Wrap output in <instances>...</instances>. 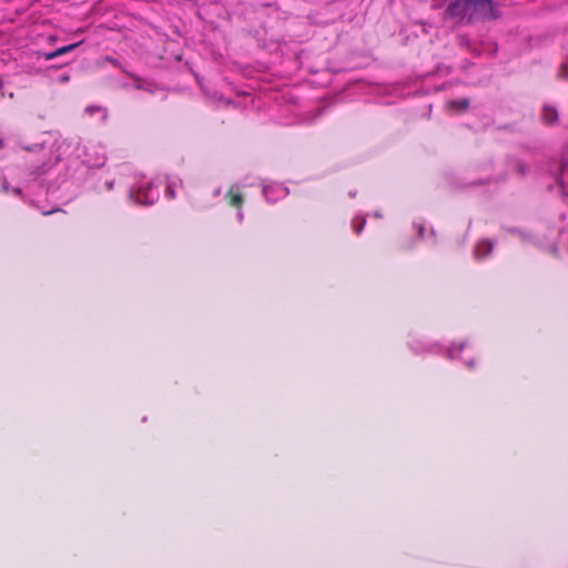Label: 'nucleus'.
<instances>
[{"instance_id": "17", "label": "nucleus", "mask_w": 568, "mask_h": 568, "mask_svg": "<svg viewBox=\"0 0 568 568\" xmlns=\"http://www.w3.org/2000/svg\"><path fill=\"white\" fill-rule=\"evenodd\" d=\"M12 192L16 193V194H19L20 190L19 189H12Z\"/></svg>"}, {"instance_id": "8", "label": "nucleus", "mask_w": 568, "mask_h": 568, "mask_svg": "<svg viewBox=\"0 0 568 568\" xmlns=\"http://www.w3.org/2000/svg\"><path fill=\"white\" fill-rule=\"evenodd\" d=\"M557 116L558 114L556 109L548 106L544 109L542 118L546 123H552L554 121H556Z\"/></svg>"}, {"instance_id": "2", "label": "nucleus", "mask_w": 568, "mask_h": 568, "mask_svg": "<svg viewBox=\"0 0 568 568\" xmlns=\"http://www.w3.org/2000/svg\"><path fill=\"white\" fill-rule=\"evenodd\" d=\"M159 189L149 183L146 186H139L130 192V197L140 204H153L159 199Z\"/></svg>"}, {"instance_id": "10", "label": "nucleus", "mask_w": 568, "mask_h": 568, "mask_svg": "<svg viewBox=\"0 0 568 568\" xmlns=\"http://www.w3.org/2000/svg\"><path fill=\"white\" fill-rule=\"evenodd\" d=\"M456 104H458L462 109H465L468 105V101L467 100H463V101H459V102L452 103V105H456Z\"/></svg>"}, {"instance_id": "1", "label": "nucleus", "mask_w": 568, "mask_h": 568, "mask_svg": "<svg viewBox=\"0 0 568 568\" xmlns=\"http://www.w3.org/2000/svg\"><path fill=\"white\" fill-rule=\"evenodd\" d=\"M447 12L457 22L496 17L493 0H449Z\"/></svg>"}, {"instance_id": "11", "label": "nucleus", "mask_w": 568, "mask_h": 568, "mask_svg": "<svg viewBox=\"0 0 568 568\" xmlns=\"http://www.w3.org/2000/svg\"><path fill=\"white\" fill-rule=\"evenodd\" d=\"M166 194H168L170 197H174V192H173V190L171 189V186H168Z\"/></svg>"}, {"instance_id": "19", "label": "nucleus", "mask_w": 568, "mask_h": 568, "mask_svg": "<svg viewBox=\"0 0 568 568\" xmlns=\"http://www.w3.org/2000/svg\"><path fill=\"white\" fill-rule=\"evenodd\" d=\"M419 234H423V226H419Z\"/></svg>"}, {"instance_id": "5", "label": "nucleus", "mask_w": 568, "mask_h": 568, "mask_svg": "<svg viewBox=\"0 0 568 568\" xmlns=\"http://www.w3.org/2000/svg\"><path fill=\"white\" fill-rule=\"evenodd\" d=\"M78 146L73 145L71 142H68L65 140L58 141L55 143V150L59 152L55 160H60L62 158L71 156L75 151H78Z\"/></svg>"}, {"instance_id": "15", "label": "nucleus", "mask_w": 568, "mask_h": 568, "mask_svg": "<svg viewBox=\"0 0 568 568\" xmlns=\"http://www.w3.org/2000/svg\"><path fill=\"white\" fill-rule=\"evenodd\" d=\"M237 215H239V220L242 221L243 220V213L241 211H239Z\"/></svg>"}, {"instance_id": "3", "label": "nucleus", "mask_w": 568, "mask_h": 568, "mask_svg": "<svg viewBox=\"0 0 568 568\" xmlns=\"http://www.w3.org/2000/svg\"><path fill=\"white\" fill-rule=\"evenodd\" d=\"M85 156V161L91 166H101L104 164L105 161L104 152L102 148L99 145H91L90 152L87 153Z\"/></svg>"}, {"instance_id": "9", "label": "nucleus", "mask_w": 568, "mask_h": 568, "mask_svg": "<svg viewBox=\"0 0 568 568\" xmlns=\"http://www.w3.org/2000/svg\"><path fill=\"white\" fill-rule=\"evenodd\" d=\"M231 193H232V204L240 205V203L242 201L241 196L237 193H235L233 189L231 190Z\"/></svg>"}, {"instance_id": "7", "label": "nucleus", "mask_w": 568, "mask_h": 568, "mask_svg": "<svg viewBox=\"0 0 568 568\" xmlns=\"http://www.w3.org/2000/svg\"><path fill=\"white\" fill-rule=\"evenodd\" d=\"M493 250V244L490 242L484 241L478 243L475 250V255L480 258L487 255Z\"/></svg>"}, {"instance_id": "4", "label": "nucleus", "mask_w": 568, "mask_h": 568, "mask_svg": "<svg viewBox=\"0 0 568 568\" xmlns=\"http://www.w3.org/2000/svg\"><path fill=\"white\" fill-rule=\"evenodd\" d=\"M263 192L268 202H275L287 195V189L281 184L265 186Z\"/></svg>"}, {"instance_id": "18", "label": "nucleus", "mask_w": 568, "mask_h": 568, "mask_svg": "<svg viewBox=\"0 0 568 568\" xmlns=\"http://www.w3.org/2000/svg\"><path fill=\"white\" fill-rule=\"evenodd\" d=\"M3 190L7 192L9 190L7 184H3Z\"/></svg>"}, {"instance_id": "6", "label": "nucleus", "mask_w": 568, "mask_h": 568, "mask_svg": "<svg viewBox=\"0 0 568 568\" xmlns=\"http://www.w3.org/2000/svg\"><path fill=\"white\" fill-rule=\"evenodd\" d=\"M79 44H80V42L58 48L54 51L45 53L44 58H45V60H52V59H54V58H57L59 55H62V54H64V53H67V52H69L71 50L75 49Z\"/></svg>"}, {"instance_id": "14", "label": "nucleus", "mask_w": 568, "mask_h": 568, "mask_svg": "<svg viewBox=\"0 0 568 568\" xmlns=\"http://www.w3.org/2000/svg\"><path fill=\"white\" fill-rule=\"evenodd\" d=\"M364 224H365V221L363 220V222H362V224H361L359 229H357V230H356V233H361V231H362V229H363Z\"/></svg>"}, {"instance_id": "12", "label": "nucleus", "mask_w": 568, "mask_h": 568, "mask_svg": "<svg viewBox=\"0 0 568 568\" xmlns=\"http://www.w3.org/2000/svg\"><path fill=\"white\" fill-rule=\"evenodd\" d=\"M455 347H456V346L454 345L452 348H449V349H448V354H449V356H450V357H454V356H455V355H454V353H455Z\"/></svg>"}, {"instance_id": "13", "label": "nucleus", "mask_w": 568, "mask_h": 568, "mask_svg": "<svg viewBox=\"0 0 568 568\" xmlns=\"http://www.w3.org/2000/svg\"><path fill=\"white\" fill-rule=\"evenodd\" d=\"M60 81H61V82H67V81H69V75H62V77L60 78Z\"/></svg>"}, {"instance_id": "16", "label": "nucleus", "mask_w": 568, "mask_h": 568, "mask_svg": "<svg viewBox=\"0 0 568 568\" xmlns=\"http://www.w3.org/2000/svg\"><path fill=\"white\" fill-rule=\"evenodd\" d=\"M464 347H465V345H464V344H459V345L457 346L458 351H462Z\"/></svg>"}]
</instances>
